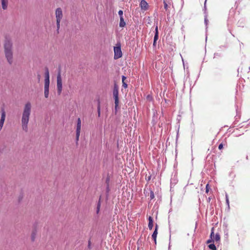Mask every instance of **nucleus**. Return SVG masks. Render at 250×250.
Wrapping results in <instances>:
<instances>
[{"label":"nucleus","mask_w":250,"mask_h":250,"mask_svg":"<svg viewBox=\"0 0 250 250\" xmlns=\"http://www.w3.org/2000/svg\"><path fill=\"white\" fill-rule=\"evenodd\" d=\"M31 105L30 102H27L24 108L22 113L21 123L22 129L25 131H27V125L29 122V116L31 113Z\"/></svg>","instance_id":"obj_1"},{"label":"nucleus","mask_w":250,"mask_h":250,"mask_svg":"<svg viewBox=\"0 0 250 250\" xmlns=\"http://www.w3.org/2000/svg\"><path fill=\"white\" fill-rule=\"evenodd\" d=\"M12 43L10 39L6 38L4 44L5 57L9 64L13 62V52L12 51Z\"/></svg>","instance_id":"obj_2"},{"label":"nucleus","mask_w":250,"mask_h":250,"mask_svg":"<svg viewBox=\"0 0 250 250\" xmlns=\"http://www.w3.org/2000/svg\"><path fill=\"white\" fill-rule=\"evenodd\" d=\"M113 96L115 100V109L116 110L119 105V88L118 86L116 84L114 85V88L113 90Z\"/></svg>","instance_id":"obj_3"},{"label":"nucleus","mask_w":250,"mask_h":250,"mask_svg":"<svg viewBox=\"0 0 250 250\" xmlns=\"http://www.w3.org/2000/svg\"><path fill=\"white\" fill-rule=\"evenodd\" d=\"M55 15L56 18L57 31H58L60 28V22L62 18V12L61 8H58L56 9Z\"/></svg>","instance_id":"obj_4"},{"label":"nucleus","mask_w":250,"mask_h":250,"mask_svg":"<svg viewBox=\"0 0 250 250\" xmlns=\"http://www.w3.org/2000/svg\"><path fill=\"white\" fill-rule=\"evenodd\" d=\"M57 86L58 94L60 95L62 91V80L60 72L58 73L57 77Z\"/></svg>","instance_id":"obj_5"},{"label":"nucleus","mask_w":250,"mask_h":250,"mask_svg":"<svg viewBox=\"0 0 250 250\" xmlns=\"http://www.w3.org/2000/svg\"><path fill=\"white\" fill-rule=\"evenodd\" d=\"M114 57L115 60L118 59L122 57V52L121 51V48L120 45L118 46H115L114 47Z\"/></svg>","instance_id":"obj_6"},{"label":"nucleus","mask_w":250,"mask_h":250,"mask_svg":"<svg viewBox=\"0 0 250 250\" xmlns=\"http://www.w3.org/2000/svg\"><path fill=\"white\" fill-rule=\"evenodd\" d=\"M1 116L0 120V130L2 129L5 119V112L3 108L1 110Z\"/></svg>","instance_id":"obj_7"},{"label":"nucleus","mask_w":250,"mask_h":250,"mask_svg":"<svg viewBox=\"0 0 250 250\" xmlns=\"http://www.w3.org/2000/svg\"><path fill=\"white\" fill-rule=\"evenodd\" d=\"M140 6L142 10L146 11L147 10L148 5L145 0H142L140 3Z\"/></svg>","instance_id":"obj_8"},{"label":"nucleus","mask_w":250,"mask_h":250,"mask_svg":"<svg viewBox=\"0 0 250 250\" xmlns=\"http://www.w3.org/2000/svg\"><path fill=\"white\" fill-rule=\"evenodd\" d=\"M50 83H44V97L48 98L49 96V88Z\"/></svg>","instance_id":"obj_9"},{"label":"nucleus","mask_w":250,"mask_h":250,"mask_svg":"<svg viewBox=\"0 0 250 250\" xmlns=\"http://www.w3.org/2000/svg\"><path fill=\"white\" fill-rule=\"evenodd\" d=\"M158 225L157 224L155 225V230L153 231V233L152 234V238L154 240V243L156 244V238L158 234Z\"/></svg>","instance_id":"obj_10"},{"label":"nucleus","mask_w":250,"mask_h":250,"mask_svg":"<svg viewBox=\"0 0 250 250\" xmlns=\"http://www.w3.org/2000/svg\"><path fill=\"white\" fill-rule=\"evenodd\" d=\"M44 83H50L49 81V73L48 69L47 67L45 68V79Z\"/></svg>","instance_id":"obj_11"},{"label":"nucleus","mask_w":250,"mask_h":250,"mask_svg":"<svg viewBox=\"0 0 250 250\" xmlns=\"http://www.w3.org/2000/svg\"><path fill=\"white\" fill-rule=\"evenodd\" d=\"M153 220L151 216H149L148 217V227L150 230H151L153 227Z\"/></svg>","instance_id":"obj_12"},{"label":"nucleus","mask_w":250,"mask_h":250,"mask_svg":"<svg viewBox=\"0 0 250 250\" xmlns=\"http://www.w3.org/2000/svg\"><path fill=\"white\" fill-rule=\"evenodd\" d=\"M81 121L80 118H78L77 120L76 132H81Z\"/></svg>","instance_id":"obj_13"},{"label":"nucleus","mask_w":250,"mask_h":250,"mask_svg":"<svg viewBox=\"0 0 250 250\" xmlns=\"http://www.w3.org/2000/svg\"><path fill=\"white\" fill-rule=\"evenodd\" d=\"M158 37H159L158 28V26H156L155 27V35H154V40H155V41H157L158 39Z\"/></svg>","instance_id":"obj_14"},{"label":"nucleus","mask_w":250,"mask_h":250,"mask_svg":"<svg viewBox=\"0 0 250 250\" xmlns=\"http://www.w3.org/2000/svg\"><path fill=\"white\" fill-rule=\"evenodd\" d=\"M8 0H1L2 8L5 10L7 8Z\"/></svg>","instance_id":"obj_15"},{"label":"nucleus","mask_w":250,"mask_h":250,"mask_svg":"<svg viewBox=\"0 0 250 250\" xmlns=\"http://www.w3.org/2000/svg\"><path fill=\"white\" fill-rule=\"evenodd\" d=\"M126 23L124 21V17L120 18V23L119 26L121 27H124Z\"/></svg>","instance_id":"obj_16"},{"label":"nucleus","mask_w":250,"mask_h":250,"mask_svg":"<svg viewBox=\"0 0 250 250\" xmlns=\"http://www.w3.org/2000/svg\"><path fill=\"white\" fill-rule=\"evenodd\" d=\"M36 232H37V230L35 228V229L32 231V234H31V240L32 241H34L35 239Z\"/></svg>","instance_id":"obj_17"},{"label":"nucleus","mask_w":250,"mask_h":250,"mask_svg":"<svg viewBox=\"0 0 250 250\" xmlns=\"http://www.w3.org/2000/svg\"><path fill=\"white\" fill-rule=\"evenodd\" d=\"M100 207H101V198H100L99 201L97 203V209H96L97 214H98L100 211Z\"/></svg>","instance_id":"obj_18"},{"label":"nucleus","mask_w":250,"mask_h":250,"mask_svg":"<svg viewBox=\"0 0 250 250\" xmlns=\"http://www.w3.org/2000/svg\"><path fill=\"white\" fill-rule=\"evenodd\" d=\"M208 247L209 249L211 250H217L216 246H215V245L213 243L210 244L208 246Z\"/></svg>","instance_id":"obj_19"},{"label":"nucleus","mask_w":250,"mask_h":250,"mask_svg":"<svg viewBox=\"0 0 250 250\" xmlns=\"http://www.w3.org/2000/svg\"><path fill=\"white\" fill-rule=\"evenodd\" d=\"M214 241H216V242L219 241L220 240V236L219 233H216L214 237Z\"/></svg>","instance_id":"obj_20"},{"label":"nucleus","mask_w":250,"mask_h":250,"mask_svg":"<svg viewBox=\"0 0 250 250\" xmlns=\"http://www.w3.org/2000/svg\"><path fill=\"white\" fill-rule=\"evenodd\" d=\"M97 111H98V117H100L101 115V108H100V102L99 101H98V105L97 107Z\"/></svg>","instance_id":"obj_21"},{"label":"nucleus","mask_w":250,"mask_h":250,"mask_svg":"<svg viewBox=\"0 0 250 250\" xmlns=\"http://www.w3.org/2000/svg\"><path fill=\"white\" fill-rule=\"evenodd\" d=\"M214 236H214V228H212L211 230V233L210 234V238L214 239Z\"/></svg>","instance_id":"obj_22"},{"label":"nucleus","mask_w":250,"mask_h":250,"mask_svg":"<svg viewBox=\"0 0 250 250\" xmlns=\"http://www.w3.org/2000/svg\"><path fill=\"white\" fill-rule=\"evenodd\" d=\"M164 8L166 9V10H167L168 5L165 0L164 1Z\"/></svg>","instance_id":"obj_23"},{"label":"nucleus","mask_w":250,"mask_h":250,"mask_svg":"<svg viewBox=\"0 0 250 250\" xmlns=\"http://www.w3.org/2000/svg\"><path fill=\"white\" fill-rule=\"evenodd\" d=\"M118 14L120 16V18L123 17V11L122 10H119L118 12Z\"/></svg>","instance_id":"obj_24"},{"label":"nucleus","mask_w":250,"mask_h":250,"mask_svg":"<svg viewBox=\"0 0 250 250\" xmlns=\"http://www.w3.org/2000/svg\"><path fill=\"white\" fill-rule=\"evenodd\" d=\"M154 198V194L153 191H151L150 193V198L153 199Z\"/></svg>","instance_id":"obj_25"},{"label":"nucleus","mask_w":250,"mask_h":250,"mask_svg":"<svg viewBox=\"0 0 250 250\" xmlns=\"http://www.w3.org/2000/svg\"><path fill=\"white\" fill-rule=\"evenodd\" d=\"M214 242V239L213 238H209L207 241V244H209V243H212Z\"/></svg>","instance_id":"obj_26"},{"label":"nucleus","mask_w":250,"mask_h":250,"mask_svg":"<svg viewBox=\"0 0 250 250\" xmlns=\"http://www.w3.org/2000/svg\"><path fill=\"white\" fill-rule=\"evenodd\" d=\"M80 135V132H76V138L77 141H78L79 140Z\"/></svg>","instance_id":"obj_27"},{"label":"nucleus","mask_w":250,"mask_h":250,"mask_svg":"<svg viewBox=\"0 0 250 250\" xmlns=\"http://www.w3.org/2000/svg\"><path fill=\"white\" fill-rule=\"evenodd\" d=\"M226 203L227 204L228 207H229V200L228 196L227 194L226 195Z\"/></svg>","instance_id":"obj_28"},{"label":"nucleus","mask_w":250,"mask_h":250,"mask_svg":"<svg viewBox=\"0 0 250 250\" xmlns=\"http://www.w3.org/2000/svg\"><path fill=\"white\" fill-rule=\"evenodd\" d=\"M122 83H123V85L122 86L125 88H126L127 87V84L125 82H122Z\"/></svg>","instance_id":"obj_29"},{"label":"nucleus","mask_w":250,"mask_h":250,"mask_svg":"<svg viewBox=\"0 0 250 250\" xmlns=\"http://www.w3.org/2000/svg\"><path fill=\"white\" fill-rule=\"evenodd\" d=\"M209 185L208 184H207L206 185V192L207 193H208V191H209Z\"/></svg>","instance_id":"obj_30"},{"label":"nucleus","mask_w":250,"mask_h":250,"mask_svg":"<svg viewBox=\"0 0 250 250\" xmlns=\"http://www.w3.org/2000/svg\"><path fill=\"white\" fill-rule=\"evenodd\" d=\"M223 147V144H220L219 146H218V148L221 150V149H222Z\"/></svg>","instance_id":"obj_31"},{"label":"nucleus","mask_w":250,"mask_h":250,"mask_svg":"<svg viewBox=\"0 0 250 250\" xmlns=\"http://www.w3.org/2000/svg\"><path fill=\"white\" fill-rule=\"evenodd\" d=\"M109 188L108 185L107 184L106 189V192L107 193H108L109 192Z\"/></svg>","instance_id":"obj_32"},{"label":"nucleus","mask_w":250,"mask_h":250,"mask_svg":"<svg viewBox=\"0 0 250 250\" xmlns=\"http://www.w3.org/2000/svg\"><path fill=\"white\" fill-rule=\"evenodd\" d=\"M204 21H205V23L206 24V25H207V24H208V20H207V17H206L205 18V20H204Z\"/></svg>","instance_id":"obj_33"},{"label":"nucleus","mask_w":250,"mask_h":250,"mask_svg":"<svg viewBox=\"0 0 250 250\" xmlns=\"http://www.w3.org/2000/svg\"><path fill=\"white\" fill-rule=\"evenodd\" d=\"M126 79V77L125 76H122V82H125V80Z\"/></svg>","instance_id":"obj_34"},{"label":"nucleus","mask_w":250,"mask_h":250,"mask_svg":"<svg viewBox=\"0 0 250 250\" xmlns=\"http://www.w3.org/2000/svg\"><path fill=\"white\" fill-rule=\"evenodd\" d=\"M220 54H219L218 53H214V57H215L216 56H220Z\"/></svg>","instance_id":"obj_35"},{"label":"nucleus","mask_w":250,"mask_h":250,"mask_svg":"<svg viewBox=\"0 0 250 250\" xmlns=\"http://www.w3.org/2000/svg\"><path fill=\"white\" fill-rule=\"evenodd\" d=\"M90 243H90V241L89 240V241H88V248H90Z\"/></svg>","instance_id":"obj_36"},{"label":"nucleus","mask_w":250,"mask_h":250,"mask_svg":"<svg viewBox=\"0 0 250 250\" xmlns=\"http://www.w3.org/2000/svg\"><path fill=\"white\" fill-rule=\"evenodd\" d=\"M156 42L157 41H155V40L153 41V45H155L156 44Z\"/></svg>","instance_id":"obj_37"},{"label":"nucleus","mask_w":250,"mask_h":250,"mask_svg":"<svg viewBox=\"0 0 250 250\" xmlns=\"http://www.w3.org/2000/svg\"><path fill=\"white\" fill-rule=\"evenodd\" d=\"M40 78H41V76L40 75H38V78L39 81L40 80Z\"/></svg>","instance_id":"obj_38"},{"label":"nucleus","mask_w":250,"mask_h":250,"mask_svg":"<svg viewBox=\"0 0 250 250\" xmlns=\"http://www.w3.org/2000/svg\"><path fill=\"white\" fill-rule=\"evenodd\" d=\"M206 1L207 0H205V5H204V8H206Z\"/></svg>","instance_id":"obj_39"},{"label":"nucleus","mask_w":250,"mask_h":250,"mask_svg":"<svg viewBox=\"0 0 250 250\" xmlns=\"http://www.w3.org/2000/svg\"><path fill=\"white\" fill-rule=\"evenodd\" d=\"M108 180H109V179H108V178H107V179H106V183H107V182L108 181Z\"/></svg>","instance_id":"obj_40"},{"label":"nucleus","mask_w":250,"mask_h":250,"mask_svg":"<svg viewBox=\"0 0 250 250\" xmlns=\"http://www.w3.org/2000/svg\"><path fill=\"white\" fill-rule=\"evenodd\" d=\"M170 248V243L169 244V247H168V249H169Z\"/></svg>","instance_id":"obj_41"}]
</instances>
